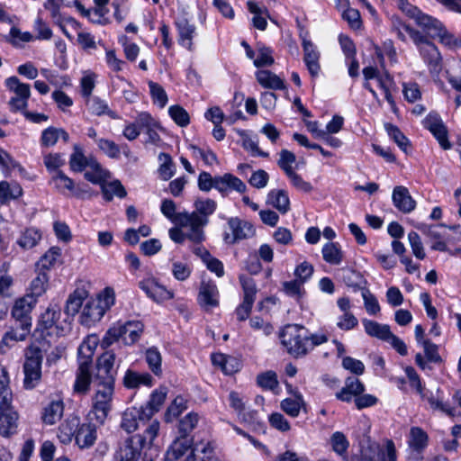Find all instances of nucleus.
Masks as SVG:
<instances>
[{
    "label": "nucleus",
    "instance_id": "nucleus-1",
    "mask_svg": "<svg viewBox=\"0 0 461 461\" xmlns=\"http://www.w3.org/2000/svg\"><path fill=\"white\" fill-rule=\"evenodd\" d=\"M95 342L85 340L78 348L77 371L74 390L76 393L86 394L93 384L95 394L92 397L91 410L88 417L96 424L103 425L113 409L116 369L114 362L116 356L113 351L104 352L96 360L95 373L92 375L91 367Z\"/></svg>",
    "mask_w": 461,
    "mask_h": 461
},
{
    "label": "nucleus",
    "instance_id": "nucleus-2",
    "mask_svg": "<svg viewBox=\"0 0 461 461\" xmlns=\"http://www.w3.org/2000/svg\"><path fill=\"white\" fill-rule=\"evenodd\" d=\"M194 205L195 212L182 214L178 221L184 224V227L190 229L187 235L189 240L199 243L204 238L203 228L208 223V217L215 212L217 203L212 199L198 198Z\"/></svg>",
    "mask_w": 461,
    "mask_h": 461
},
{
    "label": "nucleus",
    "instance_id": "nucleus-3",
    "mask_svg": "<svg viewBox=\"0 0 461 461\" xmlns=\"http://www.w3.org/2000/svg\"><path fill=\"white\" fill-rule=\"evenodd\" d=\"M159 422L152 420L143 434H137L126 438L115 453V461H137L140 451L147 446H152L158 434Z\"/></svg>",
    "mask_w": 461,
    "mask_h": 461
},
{
    "label": "nucleus",
    "instance_id": "nucleus-4",
    "mask_svg": "<svg viewBox=\"0 0 461 461\" xmlns=\"http://www.w3.org/2000/svg\"><path fill=\"white\" fill-rule=\"evenodd\" d=\"M114 302L113 289L106 287L96 298L86 303L79 316V322L84 326L91 327L102 319Z\"/></svg>",
    "mask_w": 461,
    "mask_h": 461
},
{
    "label": "nucleus",
    "instance_id": "nucleus-5",
    "mask_svg": "<svg viewBox=\"0 0 461 461\" xmlns=\"http://www.w3.org/2000/svg\"><path fill=\"white\" fill-rule=\"evenodd\" d=\"M281 342L286 351L295 358L303 357L310 352L308 330L301 325L285 326L281 333Z\"/></svg>",
    "mask_w": 461,
    "mask_h": 461
},
{
    "label": "nucleus",
    "instance_id": "nucleus-6",
    "mask_svg": "<svg viewBox=\"0 0 461 461\" xmlns=\"http://www.w3.org/2000/svg\"><path fill=\"white\" fill-rule=\"evenodd\" d=\"M43 355L36 345H31L24 351L23 385L26 389L35 388L41 379V363Z\"/></svg>",
    "mask_w": 461,
    "mask_h": 461
},
{
    "label": "nucleus",
    "instance_id": "nucleus-7",
    "mask_svg": "<svg viewBox=\"0 0 461 461\" xmlns=\"http://www.w3.org/2000/svg\"><path fill=\"white\" fill-rule=\"evenodd\" d=\"M357 461H396V450L392 440H388L384 447L369 438L360 442V455Z\"/></svg>",
    "mask_w": 461,
    "mask_h": 461
},
{
    "label": "nucleus",
    "instance_id": "nucleus-8",
    "mask_svg": "<svg viewBox=\"0 0 461 461\" xmlns=\"http://www.w3.org/2000/svg\"><path fill=\"white\" fill-rule=\"evenodd\" d=\"M60 310L55 307H49L41 314L37 330L46 332L48 335L55 334L57 336L63 335L67 328L66 321H60Z\"/></svg>",
    "mask_w": 461,
    "mask_h": 461
},
{
    "label": "nucleus",
    "instance_id": "nucleus-9",
    "mask_svg": "<svg viewBox=\"0 0 461 461\" xmlns=\"http://www.w3.org/2000/svg\"><path fill=\"white\" fill-rule=\"evenodd\" d=\"M412 33L413 42L417 45L420 56L429 67L430 71H438L440 69L441 56L438 48L422 33Z\"/></svg>",
    "mask_w": 461,
    "mask_h": 461
},
{
    "label": "nucleus",
    "instance_id": "nucleus-10",
    "mask_svg": "<svg viewBox=\"0 0 461 461\" xmlns=\"http://www.w3.org/2000/svg\"><path fill=\"white\" fill-rule=\"evenodd\" d=\"M18 413L12 406V398L6 396L0 399V435L5 438L17 432L18 428Z\"/></svg>",
    "mask_w": 461,
    "mask_h": 461
},
{
    "label": "nucleus",
    "instance_id": "nucleus-11",
    "mask_svg": "<svg viewBox=\"0 0 461 461\" xmlns=\"http://www.w3.org/2000/svg\"><path fill=\"white\" fill-rule=\"evenodd\" d=\"M227 224L230 233L225 232L223 235V240L226 244L233 245L255 235L253 224L238 217L230 218Z\"/></svg>",
    "mask_w": 461,
    "mask_h": 461
},
{
    "label": "nucleus",
    "instance_id": "nucleus-12",
    "mask_svg": "<svg viewBox=\"0 0 461 461\" xmlns=\"http://www.w3.org/2000/svg\"><path fill=\"white\" fill-rule=\"evenodd\" d=\"M423 125L433 134L443 149L447 150L451 148L447 139V129L437 113H429L424 119Z\"/></svg>",
    "mask_w": 461,
    "mask_h": 461
},
{
    "label": "nucleus",
    "instance_id": "nucleus-13",
    "mask_svg": "<svg viewBox=\"0 0 461 461\" xmlns=\"http://www.w3.org/2000/svg\"><path fill=\"white\" fill-rule=\"evenodd\" d=\"M423 125L433 134L443 149L447 150L451 148L447 139V129L437 113H429L424 119Z\"/></svg>",
    "mask_w": 461,
    "mask_h": 461
},
{
    "label": "nucleus",
    "instance_id": "nucleus-14",
    "mask_svg": "<svg viewBox=\"0 0 461 461\" xmlns=\"http://www.w3.org/2000/svg\"><path fill=\"white\" fill-rule=\"evenodd\" d=\"M151 411L144 412L141 408L131 407L124 411L122 416L121 428L128 433L135 431L140 424L150 420Z\"/></svg>",
    "mask_w": 461,
    "mask_h": 461
},
{
    "label": "nucleus",
    "instance_id": "nucleus-15",
    "mask_svg": "<svg viewBox=\"0 0 461 461\" xmlns=\"http://www.w3.org/2000/svg\"><path fill=\"white\" fill-rule=\"evenodd\" d=\"M414 20L416 23L426 30L428 33L438 36L442 39L443 42L450 44L453 37L445 32L442 23L438 20L423 14L420 10L419 11V14L415 16Z\"/></svg>",
    "mask_w": 461,
    "mask_h": 461
},
{
    "label": "nucleus",
    "instance_id": "nucleus-16",
    "mask_svg": "<svg viewBox=\"0 0 461 461\" xmlns=\"http://www.w3.org/2000/svg\"><path fill=\"white\" fill-rule=\"evenodd\" d=\"M36 303L37 300L34 299L33 295L27 294L16 300L12 309V316L15 322H27L29 326H32L31 312Z\"/></svg>",
    "mask_w": 461,
    "mask_h": 461
},
{
    "label": "nucleus",
    "instance_id": "nucleus-17",
    "mask_svg": "<svg viewBox=\"0 0 461 461\" xmlns=\"http://www.w3.org/2000/svg\"><path fill=\"white\" fill-rule=\"evenodd\" d=\"M31 328L32 326H29L27 322H15L14 325L4 334L0 344V350L5 352V347L10 348L15 343L25 340L31 332Z\"/></svg>",
    "mask_w": 461,
    "mask_h": 461
},
{
    "label": "nucleus",
    "instance_id": "nucleus-18",
    "mask_svg": "<svg viewBox=\"0 0 461 461\" xmlns=\"http://www.w3.org/2000/svg\"><path fill=\"white\" fill-rule=\"evenodd\" d=\"M51 183L55 188L61 194H65L68 191L71 194L77 198L83 197L86 190L79 185H76L72 178L68 176L63 171H56L51 176Z\"/></svg>",
    "mask_w": 461,
    "mask_h": 461
},
{
    "label": "nucleus",
    "instance_id": "nucleus-19",
    "mask_svg": "<svg viewBox=\"0 0 461 461\" xmlns=\"http://www.w3.org/2000/svg\"><path fill=\"white\" fill-rule=\"evenodd\" d=\"M139 286L149 298L157 303L173 298V293L167 290L165 286L158 284L154 278H148L140 282Z\"/></svg>",
    "mask_w": 461,
    "mask_h": 461
},
{
    "label": "nucleus",
    "instance_id": "nucleus-20",
    "mask_svg": "<svg viewBox=\"0 0 461 461\" xmlns=\"http://www.w3.org/2000/svg\"><path fill=\"white\" fill-rule=\"evenodd\" d=\"M302 46L303 50V61L312 77H316L320 71V52L316 46L306 38V36H301Z\"/></svg>",
    "mask_w": 461,
    "mask_h": 461
},
{
    "label": "nucleus",
    "instance_id": "nucleus-21",
    "mask_svg": "<svg viewBox=\"0 0 461 461\" xmlns=\"http://www.w3.org/2000/svg\"><path fill=\"white\" fill-rule=\"evenodd\" d=\"M222 196H226L228 190H235L240 194L247 190L246 185L232 174L226 173L222 176H216L214 179V187Z\"/></svg>",
    "mask_w": 461,
    "mask_h": 461
},
{
    "label": "nucleus",
    "instance_id": "nucleus-22",
    "mask_svg": "<svg viewBox=\"0 0 461 461\" xmlns=\"http://www.w3.org/2000/svg\"><path fill=\"white\" fill-rule=\"evenodd\" d=\"M198 302L199 304L205 310L209 311L210 309L216 307L219 305V291L217 285L209 281H203L200 285V291L198 294Z\"/></svg>",
    "mask_w": 461,
    "mask_h": 461
},
{
    "label": "nucleus",
    "instance_id": "nucleus-23",
    "mask_svg": "<svg viewBox=\"0 0 461 461\" xmlns=\"http://www.w3.org/2000/svg\"><path fill=\"white\" fill-rule=\"evenodd\" d=\"M393 205L402 212L409 213L415 209L416 202L412 199L407 187L397 185L392 195Z\"/></svg>",
    "mask_w": 461,
    "mask_h": 461
},
{
    "label": "nucleus",
    "instance_id": "nucleus-24",
    "mask_svg": "<svg viewBox=\"0 0 461 461\" xmlns=\"http://www.w3.org/2000/svg\"><path fill=\"white\" fill-rule=\"evenodd\" d=\"M89 167H96L97 160L93 157H86L84 154L83 149L78 144H75L69 158L70 169L73 172H82Z\"/></svg>",
    "mask_w": 461,
    "mask_h": 461
},
{
    "label": "nucleus",
    "instance_id": "nucleus-25",
    "mask_svg": "<svg viewBox=\"0 0 461 461\" xmlns=\"http://www.w3.org/2000/svg\"><path fill=\"white\" fill-rule=\"evenodd\" d=\"M365 391V385L362 382L354 376H348L345 380V385L343 388L336 393L337 399L349 402L352 398H357L359 394H362Z\"/></svg>",
    "mask_w": 461,
    "mask_h": 461
},
{
    "label": "nucleus",
    "instance_id": "nucleus-26",
    "mask_svg": "<svg viewBox=\"0 0 461 461\" xmlns=\"http://www.w3.org/2000/svg\"><path fill=\"white\" fill-rule=\"evenodd\" d=\"M97 438L96 428L95 424L84 423L80 425L75 434L76 443L80 448H88L92 447Z\"/></svg>",
    "mask_w": 461,
    "mask_h": 461
},
{
    "label": "nucleus",
    "instance_id": "nucleus-27",
    "mask_svg": "<svg viewBox=\"0 0 461 461\" xmlns=\"http://www.w3.org/2000/svg\"><path fill=\"white\" fill-rule=\"evenodd\" d=\"M266 203L282 214H285L290 210L289 196L284 189L271 190L267 195Z\"/></svg>",
    "mask_w": 461,
    "mask_h": 461
},
{
    "label": "nucleus",
    "instance_id": "nucleus-28",
    "mask_svg": "<svg viewBox=\"0 0 461 461\" xmlns=\"http://www.w3.org/2000/svg\"><path fill=\"white\" fill-rule=\"evenodd\" d=\"M123 334V342L126 345H131L139 340L143 332L144 325L140 321H129L121 323Z\"/></svg>",
    "mask_w": 461,
    "mask_h": 461
},
{
    "label": "nucleus",
    "instance_id": "nucleus-29",
    "mask_svg": "<svg viewBox=\"0 0 461 461\" xmlns=\"http://www.w3.org/2000/svg\"><path fill=\"white\" fill-rule=\"evenodd\" d=\"M258 82L265 88L282 90L285 88V81L270 70H258L256 73Z\"/></svg>",
    "mask_w": 461,
    "mask_h": 461
},
{
    "label": "nucleus",
    "instance_id": "nucleus-30",
    "mask_svg": "<svg viewBox=\"0 0 461 461\" xmlns=\"http://www.w3.org/2000/svg\"><path fill=\"white\" fill-rule=\"evenodd\" d=\"M192 438L182 435L177 438L167 451L168 460H176L183 456L185 453L191 447Z\"/></svg>",
    "mask_w": 461,
    "mask_h": 461
},
{
    "label": "nucleus",
    "instance_id": "nucleus-31",
    "mask_svg": "<svg viewBox=\"0 0 461 461\" xmlns=\"http://www.w3.org/2000/svg\"><path fill=\"white\" fill-rule=\"evenodd\" d=\"M64 405L61 400L51 401L42 412V420L49 425L55 424L63 415Z\"/></svg>",
    "mask_w": 461,
    "mask_h": 461
},
{
    "label": "nucleus",
    "instance_id": "nucleus-32",
    "mask_svg": "<svg viewBox=\"0 0 461 461\" xmlns=\"http://www.w3.org/2000/svg\"><path fill=\"white\" fill-rule=\"evenodd\" d=\"M152 376L149 373H137L132 370H127L123 377V384L127 388H136L140 384L151 386Z\"/></svg>",
    "mask_w": 461,
    "mask_h": 461
},
{
    "label": "nucleus",
    "instance_id": "nucleus-33",
    "mask_svg": "<svg viewBox=\"0 0 461 461\" xmlns=\"http://www.w3.org/2000/svg\"><path fill=\"white\" fill-rule=\"evenodd\" d=\"M365 331L371 337L386 341L391 335L390 327L371 320H363Z\"/></svg>",
    "mask_w": 461,
    "mask_h": 461
},
{
    "label": "nucleus",
    "instance_id": "nucleus-34",
    "mask_svg": "<svg viewBox=\"0 0 461 461\" xmlns=\"http://www.w3.org/2000/svg\"><path fill=\"white\" fill-rule=\"evenodd\" d=\"M176 24L179 33V43L188 50H191L193 44L192 39L195 31L194 25L191 24L185 18L177 21Z\"/></svg>",
    "mask_w": 461,
    "mask_h": 461
},
{
    "label": "nucleus",
    "instance_id": "nucleus-35",
    "mask_svg": "<svg viewBox=\"0 0 461 461\" xmlns=\"http://www.w3.org/2000/svg\"><path fill=\"white\" fill-rule=\"evenodd\" d=\"M167 397V388L159 387L155 390L151 395L149 401L146 403L145 406H141V410L146 411H151L150 419L155 414V412L158 411L162 404L164 403Z\"/></svg>",
    "mask_w": 461,
    "mask_h": 461
},
{
    "label": "nucleus",
    "instance_id": "nucleus-36",
    "mask_svg": "<svg viewBox=\"0 0 461 461\" xmlns=\"http://www.w3.org/2000/svg\"><path fill=\"white\" fill-rule=\"evenodd\" d=\"M87 297V292L83 289H77L73 294L69 295L67 300L65 312L68 315L74 316L76 315L81 306L83 305L84 301Z\"/></svg>",
    "mask_w": 461,
    "mask_h": 461
},
{
    "label": "nucleus",
    "instance_id": "nucleus-37",
    "mask_svg": "<svg viewBox=\"0 0 461 461\" xmlns=\"http://www.w3.org/2000/svg\"><path fill=\"white\" fill-rule=\"evenodd\" d=\"M323 259L331 265H339L343 260L340 246L335 242H328L322 248Z\"/></svg>",
    "mask_w": 461,
    "mask_h": 461
},
{
    "label": "nucleus",
    "instance_id": "nucleus-38",
    "mask_svg": "<svg viewBox=\"0 0 461 461\" xmlns=\"http://www.w3.org/2000/svg\"><path fill=\"white\" fill-rule=\"evenodd\" d=\"M391 21V32L395 33L397 38L402 41H406L405 32L408 33L413 41V33H420L419 31L405 24L398 16L393 15Z\"/></svg>",
    "mask_w": 461,
    "mask_h": 461
},
{
    "label": "nucleus",
    "instance_id": "nucleus-39",
    "mask_svg": "<svg viewBox=\"0 0 461 461\" xmlns=\"http://www.w3.org/2000/svg\"><path fill=\"white\" fill-rule=\"evenodd\" d=\"M409 446L415 451H422L428 445V435L420 427H412L410 430Z\"/></svg>",
    "mask_w": 461,
    "mask_h": 461
},
{
    "label": "nucleus",
    "instance_id": "nucleus-40",
    "mask_svg": "<svg viewBox=\"0 0 461 461\" xmlns=\"http://www.w3.org/2000/svg\"><path fill=\"white\" fill-rule=\"evenodd\" d=\"M41 240V232L33 228L26 229L20 238L17 240L16 243L23 249H30L35 247L39 241Z\"/></svg>",
    "mask_w": 461,
    "mask_h": 461
},
{
    "label": "nucleus",
    "instance_id": "nucleus-41",
    "mask_svg": "<svg viewBox=\"0 0 461 461\" xmlns=\"http://www.w3.org/2000/svg\"><path fill=\"white\" fill-rule=\"evenodd\" d=\"M6 87L15 94L14 97L30 98L31 88L28 84L22 83L17 77H10L5 80Z\"/></svg>",
    "mask_w": 461,
    "mask_h": 461
},
{
    "label": "nucleus",
    "instance_id": "nucleus-42",
    "mask_svg": "<svg viewBox=\"0 0 461 461\" xmlns=\"http://www.w3.org/2000/svg\"><path fill=\"white\" fill-rule=\"evenodd\" d=\"M101 187L104 198L108 202L112 201L114 195L124 198L127 194L124 186L118 180L108 184L104 183Z\"/></svg>",
    "mask_w": 461,
    "mask_h": 461
},
{
    "label": "nucleus",
    "instance_id": "nucleus-43",
    "mask_svg": "<svg viewBox=\"0 0 461 461\" xmlns=\"http://www.w3.org/2000/svg\"><path fill=\"white\" fill-rule=\"evenodd\" d=\"M256 381L257 384L264 390L275 391L279 386L277 375L272 370L258 374Z\"/></svg>",
    "mask_w": 461,
    "mask_h": 461
},
{
    "label": "nucleus",
    "instance_id": "nucleus-44",
    "mask_svg": "<svg viewBox=\"0 0 461 461\" xmlns=\"http://www.w3.org/2000/svg\"><path fill=\"white\" fill-rule=\"evenodd\" d=\"M145 357L152 373L156 375H160L162 374V357L158 349L155 347L148 348L145 352Z\"/></svg>",
    "mask_w": 461,
    "mask_h": 461
},
{
    "label": "nucleus",
    "instance_id": "nucleus-45",
    "mask_svg": "<svg viewBox=\"0 0 461 461\" xmlns=\"http://www.w3.org/2000/svg\"><path fill=\"white\" fill-rule=\"evenodd\" d=\"M258 57L254 59V66L257 68L268 67L274 64L273 50L263 44L257 45Z\"/></svg>",
    "mask_w": 461,
    "mask_h": 461
},
{
    "label": "nucleus",
    "instance_id": "nucleus-46",
    "mask_svg": "<svg viewBox=\"0 0 461 461\" xmlns=\"http://www.w3.org/2000/svg\"><path fill=\"white\" fill-rule=\"evenodd\" d=\"M341 273L342 280L348 286L360 288L365 283V279L361 273L352 268H342Z\"/></svg>",
    "mask_w": 461,
    "mask_h": 461
},
{
    "label": "nucleus",
    "instance_id": "nucleus-47",
    "mask_svg": "<svg viewBox=\"0 0 461 461\" xmlns=\"http://www.w3.org/2000/svg\"><path fill=\"white\" fill-rule=\"evenodd\" d=\"M384 128L388 135L395 141L399 148L405 153H407L409 140L404 136V134L400 131V129L397 126L391 123H386L384 125Z\"/></svg>",
    "mask_w": 461,
    "mask_h": 461
},
{
    "label": "nucleus",
    "instance_id": "nucleus-48",
    "mask_svg": "<svg viewBox=\"0 0 461 461\" xmlns=\"http://www.w3.org/2000/svg\"><path fill=\"white\" fill-rule=\"evenodd\" d=\"M160 209H161V212L164 214V216H166L167 218L171 220L176 224H178V225L184 227V224L178 220L180 219L179 217L182 214H187V212L176 213V203H174V201H172L170 199H164L162 201Z\"/></svg>",
    "mask_w": 461,
    "mask_h": 461
},
{
    "label": "nucleus",
    "instance_id": "nucleus-49",
    "mask_svg": "<svg viewBox=\"0 0 461 461\" xmlns=\"http://www.w3.org/2000/svg\"><path fill=\"white\" fill-rule=\"evenodd\" d=\"M48 279V276L45 272H40L32 281L30 285L31 292L27 295H33L34 299L37 300V298L45 292Z\"/></svg>",
    "mask_w": 461,
    "mask_h": 461
},
{
    "label": "nucleus",
    "instance_id": "nucleus-50",
    "mask_svg": "<svg viewBox=\"0 0 461 461\" xmlns=\"http://www.w3.org/2000/svg\"><path fill=\"white\" fill-rule=\"evenodd\" d=\"M120 339L123 340L122 330L121 328V322L114 324L113 327L108 329L104 336L101 340V346L105 348L118 341Z\"/></svg>",
    "mask_w": 461,
    "mask_h": 461
},
{
    "label": "nucleus",
    "instance_id": "nucleus-51",
    "mask_svg": "<svg viewBox=\"0 0 461 461\" xmlns=\"http://www.w3.org/2000/svg\"><path fill=\"white\" fill-rule=\"evenodd\" d=\"M168 113L172 120L180 127H185L190 122L188 113L178 104L170 106Z\"/></svg>",
    "mask_w": 461,
    "mask_h": 461
},
{
    "label": "nucleus",
    "instance_id": "nucleus-52",
    "mask_svg": "<svg viewBox=\"0 0 461 461\" xmlns=\"http://www.w3.org/2000/svg\"><path fill=\"white\" fill-rule=\"evenodd\" d=\"M149 92L154 104H157L160 108L166 106L167 103V95L165 89L158 83L149 82Z\"/></svg>",
    "mask_w": 461,
    "mask_h": 461
},
{
    "label": "nucleus",
    "instance_id": "nucleus-53",
    "mask_svg": "<svg viewBox=\"0 0 461 461\" xmlns=\"http://www.w3.org/2000/svg\"><path fill=\"white\" fill-rule=\"evenodd\" d=\"M158 159L161 161V165L158 168V173L163 180L170 179L174 175V164L171 157L167 153H160Z\"/></svg>",
    "mask_w": 461,
    "mask_h": 461
},
{
    "label": "nucleus",
    "instance_id": "nucleus-54",
    "mask_svg": "<svg viewBox=\"0 0 461 461\" xmlns=\"http://www.w3.org/2000/svg\"><path fill=\"white\" fill-rule=\"evenodd\" d=\"M185 401L183 397L177 396L173 402L168 406L165 418L166 421L170 422L174 419L177 418L184 410H185Z\"/></svg>",
    "mask_w": 461,
    "mask_h": 461
},
{
    "label": "nucleus",
    "instance_id": "nucleus-55",
    "mask_svg": "<svg viewBox=\"0 0 461 461\" xmlns=\"http://www.w3.org/2000/svg\"><path fill=\"white\" fill-rule=\"evenodd\" d=\"M280 158L277 161V165L279 167L284 170L286 176L292 174L294 171L292 165L295 162L296 157L295 155L287 150V149H282L280 151Z\"/></svg>",
    "mask_w": 461,
    "mask_h": 461
},
{
    "label": "nucleus",
    "instance_id": "nucleus-56",
    "mask_svg": "<svg viewBox=\"0 0 461 461\" xmlns=\"http://www.w3.org/2000/svg\"><path fill=\"white\" fill-rule=\"evenodd\" d=\"M303 401L301 396L295 399L286 398L282 401L281 408L288 415L292 417H297L300 413L301 407Z\"/></svg>",
    "mask_w": 461,
    "mask_h": 461
},
{
    "label": "nucleus",
    "instance_id": "nucleus-57",
    "mask_svg": "<svg viewBox=\"0 0 461 461\" xmlns=\"http://www.w3.org/2000/svg\"><path fill=\"white\" fill-rule=\"evenodd\" d=\"M86 105L92 113L95 115H103L104 113L110 114L108 104L97 96L89 97L86 101Z\"/></svg>",
    "mask_w": 461,
    "mask_h": 461
},
{
    "label": "nucleus",
    "instance_id": "nucleus-58",
    "mask_svg": "<svg viewBox=\"0 0 461 461\" xmlns=\"http://www.w3.org/2000/svg\"><path fill=\"white\" fill-rule=\"evenodd\" d=\"M43 162L48 171L51 172L52 175L56 171H61L59 167L65 165V159L59 153H49L44 156Z\"/></svg>",
    "mask_w": 461,
    "mask_h": 461
},
{
    "label": "nucleus",
    "instance_id": "nucleus-59",
    "mask_svg": "<svg viewBox=\"0 0 461 461\" xmlns=\"http://www.w3.org/2000/svg\"><path fill=\"white\" fill-rule=\"evenodd\" d=\"M202 259L206 264V267L210 271L214 272L218 277L223 276L224 268L221 261L212 257L209 251H203Z\"/></svg>",
    "mask_w": 461,
    "mask_h": 461
},
{
    "label": "nucleus",
    "instance_id": "nucleus-60",
    "mask_svg": "<svg viewBox=\"0 0 461 461\" xmlns=\"http://www.w3.org/2000/svg\"><path fill=\"white\" fill-rule=\"evenodd\" d=\"M199 420L197 413L190 412L179 421V432L188 437V434L195 428Z\"/></svg>",
    "mask_w": 461,
    "mask_h": 461
},
{
    "label": "nucleus",
    "instance_id": "nucleus-61",
    "mask_svg": "<svg viewBox=\"0 0 461 461\" xmlns=\"http://www.w3.org/2000/svg\"><path fill=\"white\" fill-rule=\"evenodd\" d=\"M0 166L6 172H11L15 169L20 173L24 172L23 167L2 149H0Z\"/></svg>",
    "mask_w": 461,
    "mask_h": 461
},
{
    "label": "nucleus",
    "instance_id": "nucleus-62",
    "mask_svg": "<svg viewBox=\"0 0 461 461\" xmlns=\"http://www.w3.org/2000/svg\"><path fill=\"white\" fill-rule=\"evenodd\" d=\"M0 166L6 172H11L15 169L20 173L24 172L23 167L2 149H0Z\"/></svg>",
    "mask_w": 461,
    "mask_h": 461
},
{
    "label": "nucleus",
    "instance_id": "nucleus-63",
    "mask_svg": "<svg viewBox=\"0 0 461 461\" xmlns=\"http://www.w3.org/2000/svg\"><path fill=\"white\" fill-rule=\"evenodd\" d=\"M330 443L332 446V449L338 453L339 455H342L346 453L349 443L346 438V436L339 431H337L332 434L330 438Z\"/></svg>",
    "mask_w": 461,
    "mask_h": 461
},
{
    "label": "nucleus",
    "instance_id": "nucleus-64",
    "mask_svg": "<svg viewBox=\"0 0 461 461\" xmlns=\"http://www.w3.org/2000/svg\"><path fill=\"white\" fill-rule=\"evenodd\" d=\"M60 256V249L58 247H52L41 258L40 264L43 268L49 269L55 265Z\"/></svg>",
    "mask_w": 461,
    "mask_h": 461
}]
</instances>
